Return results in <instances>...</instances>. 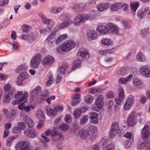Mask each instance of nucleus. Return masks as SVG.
<instances>
[{
    "mask_svg": "<svg viewBox=\"0 0 150 150\" xmlns=\"http://www.w3.org/2000/svg\"><path fill=\"white\" fill-rule=\"evenodd\" d=\"M30 143L28 141H21L15 146L16 150H33L30 147Z\"/></svg>",
    "mask_w": 150,
    "mask_h": 150,
    "instance_id": "5",
    "label": "nucleus"
},
{
    "mask_svg": "<svg viewBox=\"0 0 150 150\" xmlns=\"http://www.w3.org/2000/svg\"><path fill=\"white\" fill-rule=\"evenodd\" d=\"M62 44L63 49L66 52H69L74 48L76 45L74 41L72 40H67Z\"/></svg>",
    "mask_w": 150,
    "mask_h": 150,
    "instance_id": "6",
    "label": "nucleus"
},
{
    "mask_svg": "<svg viewBox=\"0 0 150 150\" xmlns=\"http://www.w3.org/2000/svg\"><path fill=\"white\" fill-rule=\"evenodd\" d=\"M12 132L14 134H17L19 133L21 131L20 129L18 127H15L12 129Z\"/></svg>",
    "mask_w": 150,
    "mask_h": 150,
    "instance_id": "54",
    "label": "nucleus"
},
{
    "mask_svg": "<svg viewBox=\"0 0 150 150\" xmlns=\"http://www.w3.org/2000/svg\"><path fill=\"white\" fill-rule=\"evenodd\" d=\"M95 103L98 108H96V107H93V108L95 110L98 111L99 110L98 109H102L103 108V102L96 101Z\"/></svg>",
    "mask_w": 150,
    "mask_h": 150,
    "instance_id": "33",
    "label": "nucleus"
},
{
    "mask_svg": "<svg viewBox=\"0 0 150 150\" xmlns=\"http://www.w3.org/2000/svg\"><path fill=\"white\" fill-rule=\"evenodd\" d=\"M98 52L99 54L101 55H106L108 54L113 53L114 52V50L113 49L110 50H100Z\"/></svg>",
    "mask_w": 150,
    "mask_h": 150,
    "instance_id": "27",
    "label": "nucleus"
},
{
    "mask_svg": "<svg viewBox=\"0 0 150 150\" xmlns=\"http://www.w3.org/2000/svg\"><path fill=\"white\" fill-rule=\"evenodd\" d=\"M30 143L28 141H21L15 146L16 150H33L30 147Z\"/></svg>",
    "mask_w": 150,
    "mask_h": 150,
    "instance_id": "4",
    "label": "nucleus"
},
{
    "mask_svg": "<svg viewBox=\"0 0 150 150\" xmlns=\"http://www.w3.org/2000/svg\"><path fill=\"white\" fill-rule=\"evenodd\" d=\"M46 110L47 113L49 116L50 115L52 114L53 117H54L55 116L56 114L54 113V111H53V110L52 109L49 107L47 108Z\"/></svg>",
    "mask_w": 150,
    "mask_h": 150,
    "instance_id": "50",
    "label": "nucleus"
},
{
    "mask_svg": "<svg viewBox=\"0 0 150 150\" xmlns=\"http://www.w3.org/2000/svg\"><path fill=\"white\" fill-rule=\"evenodd\" d=\"M62 10V8H52L51 10L52 13H56L59 12Z\"/></svg>",
    "mask_w": 150,
    "mask_h": 150,
    "instance_id": "57",
    "label": "nucleus"
},
{
    "mask_svg": "<svg viewBox=\"0 0 150 150\" xmlns=\"http://www.w3.org/2000/svg\"><path fill=\"white\" fill-rule=\"evenodd\" d=\"M106 97L107 98H113L115 97V94L114 92L112 91H111L108 93L106 94Z\"/></svg>",
    "mask_w": 150,
    "mask_h": 150,
    "instance_id": "62",
    "label": "nucleus"
},
{
    "mask_svg": "<svg viewBox=\"0 0 150 150\" xmlns=\"http://www.w3.org/2000/svg\"><path fill=\"white\" fill-rule=\"evenodd\" d=\"M115 146L114 144L112 143L110 144L107 146L106 150H115Z\"/></svg>",
    "mask_w": 150,
    "mask_h": 150,
    "instance_id": "64",
    "label": "nucleus"
},
{
    "mask_svg": "<svg viewBox=\"0 0 150 150\" xmlns=\"http://www.w3.org/2000/svg\"><path fill=\"white\" fill-rule=\"evenodd\" d=\"M23 92L21 91H18L16 94L15 96V98L17 99H20L23 97H25V102L27 100V98L28 96V94L27 92H25L23 94Z\"/></svg>",
    "mask_w": 150,
    "mask_h": 150,
    "instance_id": "19",
    "label": "nucleus"
},
{
    "mask_svg": "<svg viewBox=\"0 0 150 150\" xmlns=\"http://www.w3.org/2000/svg\"><path fill=\"white\" fill-rule=\"evenodd\" d=\"M41 91V88L38 86L30 92V96L32 98H33L40 93Z\"/></svg>",
    "mask_w": 150,
    "mask_h": 150,
    "instance_id": "22",
    "label": "nucleus"
},
{
    "mask_svg": "<svg viewBox=\"0 0 150 150\" xmlns=\"http://www.w3.org/2000/svg\"><path fill=\"white\" fill-rule=\"evenodd\" d=\"M81 63V61L79 59L75 60L73 63L74 66L73 68L74 70L76 69L80 65Z\"/></svg>",
    "mask_w": 150,
    "mask_h": 150,
    "instance_id": "44",
    "label": "nucleus"
},
{
    "mask_svg": "<svg viewBox=\"0 0 150 150\" xmlns=\"http://www.w3.org/2000/svg\"><path fill=\"white\" fill-rule=\"evenodd\" d=\"M88 129L91 132H95L97 130V127L94 126H90L88 127Z\"/></svg>",
    "mask_w": 150,
    "mask_h": 150,
    "instance_id": "59",
    "label": "nucleus"
},
{
    "mask_svg": "<svg viewBox=\"0 0 150 150\" xmlns=\"http://www.w3.org/2000/svg\"><path fill=\"white\" fill-rule=\"evenodd\" d=\"M4 89L5 91V93L9 96L13 97L15 94V91L14 88H12L11 85L9 83L5 84L4 86Z\"/></svg>",
    "mask_w": 150,
    "mask_h": 150,
    "instance_id": "11",
    "label": "nucleus"
},
{
    "mask_svg": "<svg viewBox=\"0 0 150 150\" xmlns=\"http://www.w3.org/2000/svg\"><path fill=\"white\" fill-rule=\"evenodd\" d=\"M107 26L110 28L112 32L115 33L117 34L118 33L119 28L117 26H114L111 23H110L107 24Z\"/></svg>",
    "mask_w": 150,
    "mask_h": 150,
    "instance_id": "28",
    "label": "nucleus"
},
{
    "mask_svg": "<svg viewBox=\"0 0 150 150\" xmlns=\"http://www.w3.org/2000/svg\"><path fill=\"white\" fill-rule=\"evenodd\" d=\"M81 111L79 109H76L74 111L73 114L76 118H78L80 116Z\"/></svg>",
    "mask_w": 150,
    "mask_h": 150,
    "instance_id": "49",
    "label": "nucleus"
},
{
    "mask_svg": "<svg viewBox=\"0 0 150 150\" xmlns=\"http://www.w3.org/2000/svg\"><path fill=\"white\" fill-rule=\"evenodd\" d=\"M42 21L44 23L48 24L47 27H50L51 29L53 27L52 25H50V24L51 23V21L50 19L47 18L44 16H42L41 17Z\"/></svg>",
    "mask_w": 150,
    "mask_h": 150,
    "instance_id": "31",
    "label": "nucleus"
},
{
    "mask_svg": "<svg viewBox=\"0 0 150 150\" xmlns=\"http://www.w3.org/2000/svg\"><path fill=\"white\" fill-rule=\"evenodd\" d=\"M64 119L66 122L70 123L72 121L71 116L69 114L65 116Z\"/></svg>",
    "mask_w": 150,
    "mask_h": 150,
    "instance_id": "52",
    "label": "nucleus"
},
{
    "mask_svg": "<svg viewBox=\"0 0 150 150\" xmlns=\"http://www.w3.org/2000/svg\"><path fill=\"white\" fill-rule=\"evenodd\" d=\"M68 37L67 34H65L61 35L57 39L56 41L57 44H59L62 42V41L66 39Z\"/></svg>",
    "mask_w": 150,
    "mask_h": 150,
    "instance_id": "26",
    "label": "nucleus"
},
{
    "mask_svg": "<svg viewBox=\"0 0 150 150\" xmlns=\"http://www.w3.org/2000/svg\"><path fill=\"white\" fill-rule=\"evenodd\" d=\"M139 5V2H135L131 4L130 6L133 11L135 12Z\"/></svg>",
    "mask_w": 150,
    "mask_h": 150,
    "instance_id": "41",
    "label": "nucleus"
},
{
    "mask_svg": "<svg viewBox=\"0 0 150 150\" xmlns=\"http://www.w3.org/2000/svg\"><path fill=\"white\" fill-rule=\"evenodd\" d=\"M59 128L61 130L66 131L69 128V126L67 124L64 123L60 125Z\"/></svg>",
    "mask_w": 150,
    "mask_h": 150,
    "instance_id": "40",
    "label": "nucleus"
},
{
    "mask_svg": "<svg viewBox=\"0 0 150 150\" xmlns=\"http://www.w3.org/2000/svg\"><path fill=\"white\" fill-rule=\"evenodd\" d=\"M22 39L25 40H27L28 39L29 40L32 39L34 40L35 39V35L32 33H30L29 34H23L22 35Z\"/></svg>",
    "mask_w": 150,
    "mask_h": 150,
    "instance_id": "25",
    "label": "nucleus"
},
{
    "mask_svg": "<svg viewBox=\"0 0 150 150\" xmlns=\"http://www.w3.org/2000/svg\"><path fill=\"white\" fill-rule=\"evenodd\" d=\"M133 83L134 86L138 88H142V81L137 78L134 79Z\"/></svg>",
    "mask_w": 150,
    "mask_h": 150,
    "instance_id": "30",
    "label": "nucleus"
},
{
    "mask_svg": "<svg viewBox=\"0 0 150 150\" xmlns=\"http://www.w3.org/2000/svg\"><path fill=\"white\" fill-rule=\"evenodd\" d=\"M88 38L89 40H94L97 37V34L94 30H91L87 33Z\"/></svg>",
    "mask_w": 150,
    "mask_h": 150,
    "instance_id": "21",
    "label": "nucleus"
},
{
    "mask_svg": "<svg viewBox=\"0 0 150 150\" xmlns=\"http://www.w3.org/2000/svg\"><path fill=\"white\" fill-rule=\"evenodd\" d=\"M42 56L40 53H37L35 54L32 58L30 65V67L33 69H36L38 67L42 60Z\"/></svg>",
    "mask_w": 150,
    "mask_h": 150,
    "instance_id": "2",
    "label": "nucleus"
},
{
    "mask_svg": "<svg viewBox=\"0 0 150 150\" xmlns=\"http://www.w3.org/2000/svg\"><path fill=\"white\" fill-rule=\"evenodd\" d=\"M68 67V64H66L65 65H62L60 68L59 70L60 72L63 74L64 73L65 69H67Z\"/></svg>",
    "mask_w": 150,
    "mask_h": 150,
    "instance_id": "55",
    "label": "nucleus"
},
{
    "mask_svg": "<svg viewBox=\"0 0 150 150\" xmlns=\"http://www.w3.org/2000/svg\"><path fill=\"white\" fill-rule=\"evenodd\" d=\"M86 5L83 4H75L73 6V8L75 9H76L78 8H79V9H81L83 8H84L86 7Z\"/></svg>",
    "mask_w": 150,
    "mask_h": 150,
    "instance_id": "45",
    "label": "nucleus"
},
{
    "mask_svg": "<svg viewBox=\"0 0 150 150\" xmlns=\"http://www.w3.org/2000/svg\"><path fill=\"white\" fill-rule=\"evenodd\" d=\"M98 114L95 112H92L90 114V118L93 122L94 123H97L98 120L97 118Z\"/></svg>",
    "mask_w": 150,
    "mask_h": 150,
    "instance_id": "29",
    "label": "nucleus"
},
{
    "mask_svg": "<svg viewBox=\"0 0 150 150\" xmlns=\"http://www.w3.org/2000/svg\"><path fill=\"white\" fill-rule=\"evenodd\" d=\"M110 29L109 27L107 26H100L98 27L97 30L100 32L103 33L104 34H107Z\"/></svg>",
    "mask_w": 150,
    "mask_h": 150,
    "instance_id": "20",
    "label": "nucleus"
},
{
    "mask_svg": "<svg viewBox=\"0 0 150 150\" xmlns=\"http://www.w3.org/2000/svg\"><path fill=\"white\" fill-rule=\"evenodd\" d=\"M17 125L18 127H19L21 130L24 129L26 126L25 123L23 122H18L17 124Z\"/></svg>",
    "mask_w": 150,
    "mask_h": 150,
    "instance_id": "51",
    "label": "nucleus"
},
{
    "mask_svg": "<svg viewBox=\"0 0 150 150\" xmlns=\"http://www.w3.org/2000/svg\"><path fill=\"white\" fill-rule=\"evenodd\" d=\"M88 117L87 115H84L81 119L80 121V124L81 125H84L88 121Z\"/></svg>",
    "mask_w": 150,
    "mask_h": 150,
    "instance_id": "43",
    "label": "nucleus"
},
{
    "mask_svg": "<svg viewBox=\"0 0 150 150\" xmlns=\"http://www.w3.org/2000/svg\"><path fill=\"white\" fill-rule=\"evenodd\" d=\"M127 70L125 68H122L119 71L118 73L119 74L124 76L127 74Z\"/></svg>",
    "mask_w": 150,
    "mask_h": 150,
    "instance_id": "58",
    "label": "nucleus"
},
{
    "mask_svg": "<svg viewBox=\"0 0 150 150\" xmlns=\"http://www.w3.org/2000/svg\"><path fill=\"white\" fill-rule=\"evenodd\" d=\"M120 8H122L125 11H127L128 8V6L127 4L126 3H122L121 2H120Z\"/></svg>",
    "mask_w": 150,
    "mask_h": 150,
    "instance_id": "60",
    "label": "nucleus"
},
{
    "mask_svg": "<svg viewBox=\"0 0 150 150\" xmlns=\"http://www.w3.org/2000/svg\"><path fill=\"white\" fill-rule=\"evenodd\" d=\"M140 72L144 76L146 77H150V68L147 65L142 66L140 68Z\"/></svg>",
    "mask_w": 150,
    "mask_h": 150,
    "instance_id": "10",
    "label": "nucleus"
},
{
    "mask_svg": "<svg viewBox=\"0 0 150 150\" xmlns=\"http://www.w3.org/2000/svg\"><path fill=\"white\" fill-rule=\"evenodd\" d=\"M110 6V4L108 3L100 4L97 6V8L99 11L102 12L107 10Z\"/></svg>",
    "mask_w": 150,
    "mask_h": 150,
    "instance_id": "17",
    "label": "nucleus"
},
{
    "mask_svg": "<svg viewBox=\"0 0 150 150\" xmlns=\"http://www.w3.org/2000/svg\"><path fill=\"white\" fill-rule=\"evenodd\" d=\"M137 148L139 149H143V150H148L149 149L148 146L146 145V142H144L141 143L138 145Z\"/></svg>",
    "mask_w": 150,
    "mask_h": 150,
    "instance_id": "32",
    "label": "nucleus"
},
{
    "mask_svg": "<svg viewBox=\"0 0 150 150\" xmlns=\"http://www.w3.org/2000/svg\"><path fill=\"white\" fill-rule=\"evenodd\" d=\"M72 22L70 20H68L61 23L59 26V29H62L68 27L72 24Z\"/></svg>",
    "mask_w": 150,
    "mask_h": 150,
    "instance_id": "24",
    "label": "nucleus"
},
{
    "mask_svg": "<svg viewBox=\"0 0 150 150\" xmlns=\"http://www.w3.org/2000/svg\"><path fill=\"white\" fill-rule=\"evenodd\" d=\"M120 2L115 3L113 4L111 7V9L113 11H116L120 8Z\"/></svg>",
    "mask_w": 150,
    "mask_h": 150,
    "instance_id": "37",
    "label": "nucleus"
},
{
    "mask_svg": "<svg viewBox=\"0 0 150 150\" xmlns=\"http://www.w3.org/2000/svg\"><path fill=\"white\" fill-rule=\"evenodd\" d=\"M15 139L13 137H11L8 138L6 140V144L8 146L10 147L11 145V143Z\"/></svg>",
    "mask_w": 150,
    "mask_h": 150,
    "instance_id": "48",
    "label": "nucleus"
},
{
    "mask_svg": "<svg viewBox=\"0 0 150 150\" xmlns=\"http://www.w3.org/2000/svg\"><path fill=\"white\" fill-rule=\"evenodd\" d=\"M89 133L88 131L86 129H81L79 132V137L82 139H84L86 138L89 136Z\"/></svg>",
    "mask_w": 150,
    "mask_h": 150,
    "instance_id": "16",
    "label": "nucleus"
},
{
    "mask_svg": "<svg viewBox=\"0 0 150 150\" xmlns=\"http://www.w3.org/2000/svg\"><path fill=\"white\" fill-rule=\"evenodd\" d=\"M51 36H49L47 38V40L48 42V44L51 46H53L54 45V42L55 39V38L51 37Z\"/></svg>",
    "mask_w": 150,
    "mask_h": 150,
    "instance_id": "42",
    "label": "nucleus"
},
{
    "mask_svg": "<svg viewBox=\"0 0 150 150\" xmlns=\"http://www.w3.org/2000/svg\"><path fill=\"white\" fill-rule=\"evenodd\" d=\"M93 100V96L90 95H87L85 98V102L88 104L92 103Z\"/></svg>",
    "mask_w": 150,
    "mask_h": 150,
    "instance_id": "39",
    "label": "nucleus"
},
{
    "mask_svg": "<svg viewBox=\"0 0 150 150\" xmlns=\"http://www.w3.org/2000/svg\"><path fill=\"white\" fill-rule=\"evenodd\" d=\"M141 134L142 137L145 140H147L150 135V128L148 125H145L142 129Z\"/></svg>",
    "mask_w": 150,
    "mask_h": 150,
    "instance_id": "7",
    "label": "nucleus"
},
{
    "mask_svg": "<svg viewBox=\"0 0 150 150\" xmlns=\"http://www.w3.org/2000/svg\"><path fill=\"white\" fill-rule=\"evenodd\" d=\"M134 101V98L133 96H129L124 105V108L126 110H129L132 106Z\"/></svg>",
    "mask_w": 150,
    "mask_h": 150,
    "instance_id": "12",
    "label": "nucleus"
},
{
    "mask_svg": "<svg viewBox=\"0 0 150 150\" xmlns=\"http://www.w3.org/2000/svg\"><path fill=\"white\" fill-rule=\"evenodd\" d=\"M142 35L143 37L148 35L149 34V31L148 28L142 30Z\"/></svg>",
    "mask_w": 150,
    "mask_h": 150,
    "instance_id": "53",
    "label": "nucleus"
},
{
    "mask_svg": "<svg viewBox=\"0 0 150 150\" xmlns=\"http://www.w3.org/2000/svg\"><path fill=\"white\" fill-rule=\"evenodd\" d=\"M51 137L52 141L54 142L61 141L64 138L63 135L59 131L58 128L56 127L52 129Z\"/></svg>",
    "mask_w": 150,
    "mask_h": 150,
    "instance_id": "1",
    "label": "nucleus"
},
{
    "mask_svg": "<svg viewBox=\"0 0 150 150\" xmlns=\"http://www.w3.org/2000/svg\"><path fill=\"white\" fill-rule=\"evenodd\" d=\"M64 109V107L59 105L56 106L54 109V111L55 112H57L59 111H62Z\"/></svg>",
    "mask_w": 150,
    "mask_h": 150,
    "instance_id": "63",
    "label": "nucleus"
},
{
    "mask_svg": "<svg viewBox=\"0 0 150 150\" xmlns=\"http://www.w3.org/2000/svg\"><path fill=\"white\" fill-rule=\"evenodd\" d=\"M6 94L4 95V97L3 98V100L4 102L8 103L10 101L11 99L13 97L8 94Z\"/></svg>",
    "mask_w": 150,
    "mask_h": 150,
    "instance_id": "47",
    "label": "nucleus"
},
{
    "mask_svg": "<svg viewBox=\"0 0 150 150\" xmlns=\"http://www.w3.org/2000/svg\"><path fill=\"white\" fill-rule=\"evenodd\" d=\"M137 113L135 112H132L131 113L127 118V123L129 125L134 126L136 123V116Z\"/></svg>",
    "mask_w": 150,
    "mask_h": 150,
    "instance_id": "8",
    "label": "nucleus"
},
{
    "mask_svg": "<svg viewBox=\"0 0 150 150\" xmlns=\"http://www.w3.org/2000/svg\"><path fill=\"white\" fill-rule=\"evenodd\" d=\"M25 102V97H23L20 99H17L14 101H13L12 102V104L13 105H15L16 104H18L20 102Z\"/></svg>",
    "mask_w": 150,
    "mask_h": 150,
    "instance_id": "38",
    "label": "nucleus"
},
{
    "mask_svg": "<svg viewBox=\"0 0 150 150\" xmlns=\"http://www.w3.org/2000/svg\"><path fill=\"white\" fill-rule=\"evenodd\" d=\"M101 43L104 45L106 46H109L111 44V41L108 38H106L102 40L101 41Z\"/></svg>",
    "mask_w": 150,
    "mask_h": 150,
    "instance_id": "46",
    "label": "nucleus"
},
{
    "mask_svg": "<svg viewBox=\"0 0 150 150\" xmlns=\"http://www.w3.org/2000/svg\"><path fill=\"white\" fill-rule=\"evenodd\" d=\"M23 121L27 124L28 128H32L34 126V123L32 119L29 116H25L23 118Z\"/></svg>",
    "mask_w": 150,
    "mask_h": 150,
    "instance_id": "15",
    "label": "nucleus"
},
{
    "mask_svg": "<svg viewBox=\"0 0 150 150\" xmlns=\"http://www.w3.org/2000/svg\"><path fill=\"white\" fill-rule=\"evenodd\" d=\"M106 105L107 107V108L108 109H110L113 106V102L111 100H109L107 102Z\"/></svg>",
    "mask_w": 150,
    "mask_h": 150,
    "instance_id": "61",
    "label": "nucleus"
},
{
    "mask_svg": "<svg viewBox=\"0 0 150 150\" xmlns=\"http://www.w3.org/2000/svg\"><path fill=\"white\" fill-rule=\"evenodd\" d=\"M89 18L88 15L86 14H79L74 18L73 23L75 25L78 26L89 20Z\"/></svg>",
    "mask_w": 150,
    "mask_h": 150,
    "instance_id": "3",
    "label": "nucleus"
},
{
    "mask_svg": "<svg viewBox=\"0 0 150 150\" xmlns=\"http://www.w3.org/2000/svg\"><path fill=\"white\" fill-rule=\"evenodd\" d=\"M137 58L138 61L141 62H144L146 59L144 55L141 52H139L137 54Z\"/></svg>",
    "mask_w": 150,
    "mask_h": 150,
    "instance_id": "35",
    "label": "nucleus"
},
{
    "mask_svg": "<svg viewBox=\"0 0 150 150\" xmlns=\"http://www.w3.org/2000/svg\"><path fill=\"white\" fill-rule=\"evenodd\" d=\"M54 78L52 76L49 78V79L47 81L46 83V85L47 86H49L50 84L53 83L54 82Z\"/></svg>",
    "mask_w": 150,
    "mask_h": 150,
    "instance_id": "56",
    "label": "nucleus"
},
{
    "mask_svg": "<svg viewBox=\"0 0 150 150\" xmlns=\"http://www.w3.org/2000/svg\"><path fill=\"white\" fill-rule=\"evenodd\" d=\"M125 98L124 91L123 88H121L119 90L118 98L115 99V101L118 104L121 105L123 103L122 100Z\"/></svg>",
    "mask_w": 150,
    "mask_h": 150,
    "instance_id": "13",
    "label": "nucleus"
},
{
    "mask_svg": "<svg viewBox=\"0 0 150 150\" xmlns=\"http://www.w3.org/2000/svg\"><path fill=\"white\" fill-rule=\"evenodd\" d=\"M25 135L28 137L34 138L36 136V133L34 128H29L24 131Z\"/></svg>",
    "mask_w": 150,
    "mask_h": 150,
    "instance_id": "9",
    "label": "nucleus"
},
{
    "mask_svg": "<svg viewBox=\"0 0 150 150\" xmlns=\"http://www.w3.org/2000/svg\"><path fill=\"white\" fill-rule=\"evenodd\" d=\"M54 62V58L51 56L48 55L44 58L42 63L43 64L49 65L53 63Z\"/></svg>",
    "mask_w": 150,
    "mask_h": 150,
    "instance_id": "18",
    "label": "nucleus"
},
{
    "mask_svg": "<svg viewBox=\"0 0 150 150\" xmlns=\"http://www.w3.org/2000/svg\"><path fill=\"white\" fill-rule=\"evenodd\" d=\"M119 129V125L117 122H113L111 126L110 129L113 130L115 133H117Z\"/></svg>",
    "mask_w": 150,
    "mask_h": 150,
    "instance_id": "34",
    "label": "nucleus"
},
{
    "mask_svg": "<svg viewBox=\"0 0 150 150\" xmlns=\"http://www.w3.org/2000/svg\"><path fill=\"white\" fill-rule=\"evenodd\" d=\"M16 113V112L15 110H11L6 116V118L8 121L9 122L13 120L11 118V117L14 116Z\"/></svg>",
    "mask_w": 150,
    "mask_h": 150,
    "instance_id": "23",
    "label": "nucleus"
},
{
    "mask_svg": "<svg viewBox=\"0 0 150 150\" xmlns=\"http://www.w3.org/2000/svg\"><path fill=\"white\" fill-rule=\"evenodd\" d=\"M78 54L86 59H87L90 57V54L87 50L83 48H80L79 50Z\"/></svg>",
    "mask_w": 150,
    "mask_h": 150,
    "instance_id": "14",
    "label": "nucleus"
},
{
    "mask_svg": "<svg viewBox=\"0 0 150 150\" xmlns=\"http://www.w3.org/2000/svg\"><path fill=\"white\" fill-rule=\"evenodd\" d=\"M149 8L148 7H146L144 9L143 12H141L140 13L138 14V16L139 17L143 18L147 13V12L149 10Z\"/></svg>",
    "mask_w": 150,
    "mask_h": 150,
    "instance_id": "36",
    "label": "nucleus"
}]
</instances>
